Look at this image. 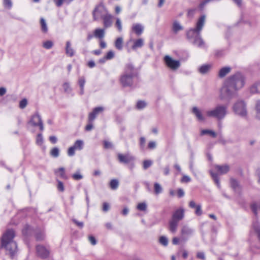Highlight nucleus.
<instances>
[{"label":"nucleus","instance_id":"49","mask_svg":"<svg viewBox=\"0 0 260 260\" xmlns=\"http://www.w3.org/2000/svg\"><path fill=\"white\" fill-rule=\"evenodd\" d=\"M57 188L60 191L62 192L64 191V185L61 181L57 180Z\"/></svg>","mask_w":260,"mask_h":260},{"label":"nucleus","instance_id":"57","mask_svg":"<svg viewBox=\"0 0 260 260\" xmlns=\"http://www.w3.org/2000/svg\"><path fill=\"white\" fill-rule=\"evenodd\" d=\"M197 257L198 258L202 259L203 260L205 259L204 253L203 252H198L197 254Z\"/></svg>","mask_w":260,"mask_h":260},{"label":"nucleus","instance_id":"43","mask_svg":"<svg viewBox=\"0 0 260 260\" xmlns=\"http://www.w3.org/2000/svg\"><path fill=\"white\" fill-rule=\"evenodd\" d=\"M72 178L75 180H79L83 178V176L79 171H77L72 175Z\"/></svg>","mask_w":260,"mask_h":260},{"label":"nucleus","instance_id":"27","mask_svg":"<svg viewBox=\"0 0 260 260\" xmlns=\"http://www.w3.org/2000/svg\"><path fill=\"white\" fill-rule=\"evenodd\" d=\"M123 38L122 37H119L115 42V47L118 50H121L123 48Z\"/></svg>","mask_w":260,"mask_h":260},{"label":"nucleus","instance_id":"33","mask_svg":"<svg viewBox=\"0 0 260 260\" xmlns=\"http://www.w3.org/2000/svg\"><path fill=\"white\" fill-rule=\"evenodd\" d=\"M250 90L251 92L252 93H260V82L253 85Z\"/></svg>","mask_w":260,"mask_h":260},{"label":"nucleus","instance_id":"38","mask_svg":"<svg viewBox=\"0 0 260 260\" xmlns=\"http://www.w3.org/2000/svg\"><path fill=\"white\" fill-rule=\"evenodd\" d=\"M63 89L64 92L67 93H70L72 91L70 84L68 82H65L62 85Z\"/></svg>","mask_w":260,"mask_h":260},{"label":"nucleus","instance_id":"6","mask_svg":"<svg viewBox=\"0 0 260 260\" xmlns=\"http://www.w3.org/2000/svg\"><path fill=\"white\" fill-rule=\"evenodd\" d=\"M215 168L216 171L218 172V173H214L212 171H210V174L218 188H220L221 185L218 174L221 175L227 173L230 170V166L228 165L222 166L216 165Z\"/></svg>","mask_w":260,"mask_h":260},{"label":"nucleus","instance_id":"17","mask_svg":"<svg viewBox=\"0 0 260 260\" xmlns=\"http://www.w3.org/2000/svg\"><path fill=\"white\" fill-rule=\"evenodd\" d=\"M37 253L42 257H46L49 254V251L43 246L38 245L37 246Z\"/></svg>","mask_w":260,"mask_h":260},{"label":"nucleus","instance_id":"19","mask_svg":"<svg viewBox=\"0 0 260 260\" xmlns=\"http://www.w3.org/2000/svg\"><path fill=\"white\" fill-rule=\"evenodd\" d=\"M183 29V27L182 25L179 23V22L177 20H174L172 24V30L173 32L176 34L179 31H181Z\"/></svg>","mask_w":260,"mask_h":260},{"label":"nucleus","instance_id":"22","mask_svg":"<svg viewBox=\"0 0 260 260\" xmlns=\"http://www.w3.org/2000/svg\"><path fill=\"white\" fill-rule=\"evenodd\" d=\"M178 221L171 219L169 222V230L172 233H175L177 229Z\"/></svg>","mask_w":260,"mask_h":260},{"label":"nucleus","instance_id":"47","mask_svg":"<svg viewBox=\"0 0 260 260\" xmlns=\"http://www.w3.org/2000/svg\"><path fill=\"white\" fill-rule=\"evenodd\" d=\"M36 143L39 145H41L43 143V138L42 135L41 134H39L37 135L36 139Z\"/></svg>","mask_w":260,"mask_h":260},{"label":"nucleus","instance_id":"44","mask_svg":"<svg viewBox=\"0 0 260 260\" xmlns=\"http://www.w3.org/2000/svg\"><path fill=\"white\" fill-rule=\"evenodd\" d=\"M53 46V43L51 41H47L44 42L43 44V47L47 49H50Z\"/></svg>","mask_w":260,"mask_h":260},{"label":"nucleus","instance_id":"36","mask_svg":"<svg viewBox=\"0 0 260 260\" xmlns=\"http://www.w3.org/2000/svg\"><path fill=\"white\" fill-rule=\"evenodd\" d=\"M55 173H58V175L63 179H67V177L65 174L64 169L62 167L60 168L58 170L55 171Z\"/></svg>","mask_w":260,"mask_h":260},{"label":"nucleus","instance_id":"62","mask_svg":"<svg viewBox=\"0 0 260 260\" xmlns=\"http://www.w3.org/2000/svg\"><path fill=\"white\" fill-rule=\"evenodd\" d=\"M49 140L52 143L55 144L57 142V138L55 136H50L49 137Z\"/></svg>","mask_w":260,"mask_h":260},{"label":"nucleus","instance_id":"60","mask_svg":"<svg viewBox=\"0 0 260 260\" xmlns=\"http://www.w3.org/2000/svg\"><path fill=\"white\" fill-rule=\"evenodd\" d=\"M109 209V205L107 203H104L103 206V210L104 212H107Z\"/></svg>","mask_w":260,"mask_h":260},{"label":"nucleus","instance_id":"16","mask_svg":"<svg viewBox=\"0 0 260 260\" xmlns=\"http://www.w3.org/2000/svg\"><path fill=\"white\" fill-rule=\"evenodd\" d=\"M104 108L102 107L94 108L92 112L90 113L88 116V120L90 122L94 120L96 116L100 112L103 111Z\"/></svg>","mask_w":260,"mask_h":260},{"label":"nucleus","instance_id":"50","mask_svg":"<svg viewBox=\"0 0 260 260\" xmlns=\"http://www.w3.org/2000/svg\"><path fill=\"white\" fill-rule=\"evenodd\" d=\"M27 104V101L26 99H24L22 100L19 103V107L21 109H24Z\"/></svg>","mask_w":260,"mask_h":260},{"label":"nucleus","instance_id":"35","mask_svg":"<svg viewBox=\"0 0 260 260\" xmlns=\"http://www.w3.org/2000/svg\"><path fill=\"white\" fill-rule=\"evenodd\" d=\"M154 192L156 194H158L162 191V188L158 183H155L154 184Z\"/></svg>","mask_w":260,"mask_h":260},{"label":"nucleus","instance_id":"29","mask_svg":"<svg viewBox=\"0 0 260 260\" xmlns=\"http://www.w3.org/2000/svg\"><path fill=\"white\" fill-rule=\"evenodd\" d=\"M255 117L260 120V100H257L256 102L255 106Z\"/></svg>","mask_w":260,"mask_h":260},{"label":"nucleus","instance_id":"56","mask_svg":"<svg viewBox=\"0 0 260 260\" xmlns=\"http://www.w3.org/2000/svg\"><path fill=\"white\" fill-rule=\"evenodd\" d=\"M53 1L56 6L58 7L61 6L64 3V0H53Z\"/></svg>","mask_w":260,"mask_h":260},{"label":"nucleus","instance_id":"23","mask_svg":"<svg viewBox=\"0 0 260 260\" xmlns=\"http://www.w3.org/2000/svg\"><path fill=\"white\" fill-rule=\"evenodd\" d=\"M231 71V68L229 67H225L221 68L218 72V76L220 78H223L228 75Z\"/></svg>","mask_w":260,"mask_h":260},{"label":"nucleus","instance_id":"21","mask_svg":"<svg viewBox=\"0 0 260 260\" xmlns=\"http://www.w3.org/2000/svg\"><path fill=\"white\" fill-rule=\"evenodd\" d=\"M66 53L68 56L70 57L73 56L75 54V51L73 48L71 47V42L69 41L66 42Z\"/></svg>","mask_w":260,"mask_h":260},{"label":"nucleus","instance_id":"42","mask_svg":"<svg viewBox=\"0 0 260 260\" xmlns=\"http://www.w3.org/2000/svg\"><path fill=\"white\" fill-rule=\"evenodd\" d=\"M137 208L139 211H145L147 209V205L145 203H139L137 205Z\"/></svg>","mask_w":260,"mask_h":260},{"label":"nucleus","instance_id":"4","mask_svg":"<svg viewBox=\"0 0 260 260\" xmlns=\"http://www.w3.org/2000/svg\"><path fill=\"white\" fill-rule=\"evenodd\" d=\"M137 75L136 70L131 64L125 66L124 72L120 79L121 85L124 87L130 86L133 84V79Z\"/></svg>","mask_w":260,"mask_h":260},{"label":"nucleus","instance_id":"63","mask_svg":"<svg viewBox=\"0 0 260 260\" xmlns=\"http://www.w3.org/2000/svg\"><path fill=\"white\" fill-rule=\"evenodd\" d=\"M104 147L107 149L111 148L112 146L111 143L107 141H105L104 142Z\"/></svg>","mask_w":260,"mask_h":260},{"label":"nucleus","instance_id":"51","mask_svg":"<svg viewBox=\"0 0 260 260\" xmlns=\"http://www.w3.org/2000/svg\"><path fill=\"white\" fill-rule=\"evenodd\" d=\"M114 56V53L112 51H109L107 52L106 55L105 56L107 60H110L113 58Z\"/></svg>","mask_w":260,"mask_h":260},{"label":"nucleus","instance_id":"26","mask_svg":"<svg viewBox=\"0 0 260 260\" xmlns=\"http://www.w3.org/2000/svg\"><path fill=\"white\" fill-rule=\"evenodd\" d=\"M211 68V65L204 64L199 69L200 73L202 74H205L209 72Z\"/></svg>","mask_w":260,"mask_h":260},{"label":"nucleus","instance_id":"14","mask_svg":"<svg viewBox=\"0 0 260 260\" xmlns=\"http://www.w3.org/2000/svg\"><path fill=\"white\" fill-rule=\"evenodd\" d=\"M113 16L109 12L102 18L103 21V25L105 28H108L112 26Z\"/></svg>","mask_w":260,"mask_h":260},{"label":"nucleus","instance_id":"46","mask_svg":"<svg viewBox=\"0 0 260 260\" xmlns=\"http://www.w3.org/2000/svg\"><path fill=\"white\" fill-rule=\"evenodd\" d=\"M146 106V103L143 101H139L137 102V108L138 109H142L145 108Z\"/></svg>","mask_w":260,"mask_h":260},{"label":"nucleus","instance_id":"2","mask_svg":"<svg viewBox=\"0 0 260 260\" xmlns=\"http://www.w3.org/2000/svg\"><path fill=\"white\" fill-rule=\"evenodd\" d=\"M205 19V15L201 16L197 22L196 27L190 29L186 32L187 38L190 39L194 38L193 43L201 48L205 47V43L201 37V32L204 26Z\"/></svg>","mask_w":260,"mask_h":260},{"label":"nucleus","instance_id":"24","mask_svg":"<svg viewBox=\"0 0 260 260\" xmlns=\"http://www.w3.org/2000/svg\"><path fill=\"white\" fill-rule=\"evenodd\" d=\"M134 44L132 46L133 49H136L138 48H141L144 45V40L142 38L135 40L133 41Z\"/></svg>","mask_w":260,"mask_h":260},{"label":"nucleus","instance_id":"52","mask_svg":"<svg viewBox=\"0 0 260 260\" xmlns=\"http://www.w3.org/2000/svg\"><path fill=\"white\" fill-rule=\"evenodd\" d=\"M116 26L117 27L118 30L119 31H121L122 30V25L121 22L119 18L116 19Z\"/></svg>","mask_w":260,"mask_h":260},{"label":"nucleus","instance_id":"28","mask_svg":"<svg viewBox=\"0 0 260 260\" xmlns=\"http://www.w3.org/2000/svg\"><path fill=\"white\" fill-rule=\"evenodd\" d=\"M85 83V78L84 77H81L79 78L78 84L80 87V93L83 94L84 93V86Z\"/></svg>","mask_w":260,"mask_h":260},{"label":"nucleus","instance_id":"20","mask_svg":"<svg viewBox=\"0 0 260 260\" xmlns=\"http://www.w3.org/2000/svg\"><path fill=\"white\" fill-rule=\"evenodd\" d=\"M230 184L232 188L235 191L239 192L241 190V186L239 182L234 178L230 179Z\"/></svg>","mask_w":260,"mask_h":260},{"label":"nucleus","instance_id":"25","mask_svg":"<svg viewBox=\"0 0 260 260\" xmlns=\"http://www.w3.org/2000/svg\"><path fill=\"white\" fill-rule=\"evenodd\" d=\"M105 36V30L102 28H96L94 31V36L99 39H102Z\"/></svg>","mask_w":260,"mask_h":260},{"label":"nucleus","instance_id":"31","mask_svg":"<svg viewBox=\"0 0 260 260\" xmlns=\"http://www.w3.org/2000/svg\"><path fill=\"white\" fill-rule=\"evenodd\" d=\"M207 134L210 135L213 138H215L216 137V133L213 131L209 129H203L201 131V135L203 136Z\"/></svg>","mask_w":260,"mask_h":260},{"label":"nucleus","instance_id":"40","mask_svg":"<svg viewBox=\"0 0 260 260\" xmlns=\"http://www.w3.org/2000/svg\"><path fill=\"white\" fill-rule=\"evenodd\" d=\"M111 189H116L118 186V181L116 179H112L110 183Z\"/></svg>","mask_w":260,"mask_h":260},{"label":"nucleus","instance_id":"11","mask_svg":"<svg viewBox=\"0 0 260 260\" xmlns=\"http://www.w3.org/2000/svg\"><path fill=\"white\" fill-rule=\"evenodd\" d=\"M117 157L119 161L123 164L131 163L135 160V157L129 153L125 154L118 153Z\"/></svg>","mask_w":260,"mask_h":260},{"label":"nucleus","instance_id":"39","mask_svg":"<svg viewBox=\"0 0 260 260\" xmlns=\"http://www.w3.org/2000/svg\"><path fill=\"white\" fill-rule=\"evenodd\" d=\"M59 149L56 147L53 148L50 151L51 155L54 157H57L59 156Z\"/></svg>","mask_w":260,"mask_h":260},{"label":"nucleus","instance_id":"12","mask_svg":"<svg viewBox=\"0 0 260 260\" xmlns=\"http://www.w3.org/2000/svg\"><path fill=\"white\" fill-rule=\"evenodd\" d=\"M193 232V230L188 225H184L182 226L181 230L182 239L185 240H186L189 236L192 234Z\"/></svg>","mask_w":260,"mask_h":260},{"label":"nucleus","instance_id":"30","mask_svg":"<svg viewBox=\"0 0 260 260\" xmlns=\"http://www.w3.org/2000/svg\"><path fill=\"white\" fill-rule=\"evenodd\" d=\"M40 24L42 31L45 33L47 32L48 31V27L46 21L43 18H41L40 19Z\"/></svg>","mask_w":260,"mask_h":260},{"label":"nucleus","instance_id":"18","mask_svg":"<svg viewBox=\"0 0 260 260\" xmlns=\"http://www.w3.org/2000/svg\"><path fill=\"white\" fill-rule=\"evenodd\" d=\"M192 112L199 121H203L205 120V118L203 115L202 111L197 107H193L192 109Z\"/></svg>","mask_w":260,"mask_h":260},{"label":"nucleus","instance_id":"64","mask_svg":"<svg viewBox=\"0 0 260 260\" xmlns=\"http://www.w3.org/2000/svg\"><path fill=\"white\" fill-rule=\"evenodd\" d=\"M44 237V235L42 233H41L40 234H38L36 235V238L38 240H41L43 239Z\"/></svg>","mask_w":260,"mask_h":260},{"label":"nucleus","instance_id":"13","mask_svg":"<svg viewBox=\"0 0 260 260\" xmlns=\"http://www.w3.org/2000/svg\"><path fill=\"white\" fill-rule=\"evenodd\" d=\"M184 210L182 208H180L176 210L172 215V219L179 221L181 220L184 216Z\"/></svg>","mask_w":260,"mask_h":260},{"label":"nucleus","instance_id":"48","mask_svg":"<svg viewBox=\"0 0 260 260\" xmlns=\"http://www.w3.org/2000/svg\"><path fill=\"white\" fill-rule=\"evenodd\" d=\"M152 164V162L150 160H146L143 162V168L145 170H146L147 168L150 167Z\"/></svg>","mask_w":260,"mask_h":260},{"label":"nucleus","instance_id":"53","mask_svg":"<svg viewBox=\"0 0 260 260\" xmlns=\"http://www.w3.org/2000/svg\"><path fill=\"white\" fill-rule=\"evenodd\" d=\"M76 149L73 146L70 147L68 150V154L70 156H73L75 154V150Z\"/></svg>","mask_w":260,"mask_h":260},{"label":"nucleus","instance_id":"55","mask_svg":"<svg viewBox=\"0 0 260 260\" xmlns=\"http://www.w3.org/2000/svg\"><path fill=\"white\" fill-rule=\"evenodd\" d=\"M88 240L92 245H94L96 244V240L93 236H89L88 237Z\"/></svg>","mask_w":260,"mask_h":260},{"label":"nucleus","instance_id":"1","mask_svg":"<svg viewBox=\"0 0 260 260\" xmlns=\"http://www.w3.org/2000/svg\"><path fill=\"white\" fill-rule=\"evenodd\" d=\"M245 82V77L240 73L230 76L224 82L220 89L219 99L221 100H230L236 96V91L244 86Z\"/></svg>","mask_w":260,"mask_h":260},{"label":"nucleus","instance_id":"7","mask_svg":"<svg viewBox=\"0 0 260 260\" xmlns=\"http://www.w3.org/2000/svg\"><path fill=\"white\" fill-rule=\"evenodd\" d=\"M108 12V10L103 4L101 3L96 5L92 13L93 20L98 21L102 19Z\"/></svg>","mask_w":260,"mask_h":260},{"label":"nucleus","instance_id":"3","mask_svg":"<svg viewBox=\"0 0 260 260\" xmlns=\"http://www.w3.org/2000/svg\"><path fill=\"white\" fill-rule=\"evenodd\" d=\"M14 237V231L13 230H8L4 233L2 238V247L7 250L12 257L17 250V244L13 240Z\"/></svg>","mask_w":260,"mask_h":260},{"label":"nucleus","instance_id":"61","mask_svg":"<svg viewBox=\"0 0 260 260\" xmlns=\"http://www.w3.org/2000/svg\"><path fill=\"white\" fill-rule=\"evenodd\" d=\"M256 175L257 177V182L260 184V168L257 169L256 171Z\"/></svg>","mask_w":260,"mask_h":260},{"label":"nucleus","instance_id":"37","mask_svg":"<svg viewBox=\"0 0 260 260\" xmlns=\"http://www.w3.org/2000/svg\"><path fill=\"white\" fill-rule=\"evenodd\" d=\"M3 6L7 9H11L13 6L11 0H3Z\"/></svg>","mask_w":260,"mask_h":260},{"label":"nucleus","instance_id":"59","mask_svg":"<svg viewBox=\"0 0 260 260\" xmlns=\"http://www.w3.org/2000/svg\"><path fill=\"white\" fill-rule=\"evenodd\" d=\"M156 147V143L154 141H151L148 143V147L149 149H154Z\"/></svg>","mask_w":260,"mask_h":260},{"label":"nucleus","instance_id":"54","mask_svg":"<svg viewBox=\"0 0 260 260\" xmlns=\"http://www.w3.org/2000/svg\"><path fill=\"white\" fill-rule=\"evenodd\" d=\"M190 180H191V179L188 176L183 175L182 178H181V181L182 182L187 183V182H190Z\"/></svg>","mask_w":260,"mask_h":260},{"label":"nucleus","instance_id":"8","mask_svg":"<svg viewBox=\"0 0 260 260\" xmlns=\"http://www.w3.org/2000/svg\"><path fill=\"white\" fill-rule=\"evenodd\" d=\"M234 111L241 117H245L247 115L246 104L243 101L237 102L233 106Z\"/></svg>","mask_w":260,"mask_h":260},{"label":"nucleus","instance_id":"32","mask_svg":"<svg viewBox=\"0 0 260 260\" xmlns=\"http://www.w3.org/2000/svg\"><path fill=\"white\" fill-rule=\"evenodd\" d=\"M83 141L81 140H77L73 146L76 149L82 150L83 147Z\"/></svg>","mask_w":260,"mask_h":260},{"label":"nucleus","instance_id":"45","mask_svg":"<svg viewBox=\"0 0 260 260\" xmlns=\"http://www.w3.org/2000/svg\"><path fill=\"white\" fill-rule=\"evenodd\" d=\"M195 214L198 216H201L202 214V210L201 205L199 204L194 208Z\"/></svg>","mask_w":260,"mask_h":260},{"label":"nucleus","instance_id":"9","mask_svg":"<svg viewBox=\"0 0 260 260\" xmlns=\"http://www.w3.org/2000/svg\"><path fill=\"white\" fill-rule=\"evenodd\" d=\"M164 61L166 66L172 71H176L180 67V62L173 59L169 55L165 56Z\"/></svg>","mask_w":260,"mask_h":260},{"label":"nucleus","instance_id":"34","mask_svg":"<svg viewBox=\"0 0 260 260\" xmlns=\"http://www.w3.org/2000/svg\"><path fill=\"white\" fill-rule=\"evenodd\" d=\"M253 229L257 238L260 241V225L258 223H255L253 225Z\"/></svg>","mask_w":260,"mask_h":260},{"label":"nucleus","instance_id":"15","mask_svg":"<svg viewBox=\"0 0 260 260\" xmlns=\"http://www.w3.org/2000/svg\"><path fill=\"white\" fill-rule=\"evenodd\" d=\"M144 26L140 23H134L132 26V30L137 36H139L142 35L144 31Z\"/></svg>","mask_w":260,"mask_h":260},{"label":"nucleus","instance_id":"58","mask_svg":"<svg viewBox=\"0 0 260 260\" xmlns=\"http://www.w3.org/2000/svg\"><path fill=\"white\" fill-rule=\"evenodd\" d=\"M177 194L179 198H181L184 196V192L181 188H179L177 191Z\"/></svg>","mask_w":260,"mask_h":260},{"label":"nucleus","instance_id":"41","mask_svg":"<svg viewBox=\"0 0 260 260\" xmlns=\"http://www.w3.org/2000/svg\"><path fill=\"white\" fill-rule=\"evenodd\" d=\"M159 242L161 245L165 246H167L168 244V240L165 236H161L159 238Z\"/></svg>","mask_w":260,"mask_h":260},{"label":"nucleus","instance_id":"5","mask_svg":"<svg viewBox=\"0 0 260 260\" xmlns=\"http://www.w3.org/2000/svg\"><path fill=\"white\" fill-rule=\"evenodd\" d=\"M227 105H218L214 109L206 111V115L209 117H214L218 120L223 119L228 113Z\"/></svg>","mask_w":260,"mask_h":260},{"label":"nucleus","instance_id":"10","mask_svg":"<svg viewBox=\"0 0 260 260\" xmlns=\"http://www.w3.org/2000/svg\"><path fill=\"white\" fill-rule=\"evenodd\" d=\"M29 123L34 126H39L40 129L41 131L44 130V126L41 117L38 112L32 115Z\"/></svg>","mask_w":260,"mask_h":260}]
</instances>
